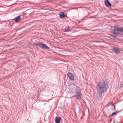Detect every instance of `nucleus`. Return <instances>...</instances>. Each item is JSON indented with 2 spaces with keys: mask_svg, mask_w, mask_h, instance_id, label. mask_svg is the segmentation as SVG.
<instances>
[{
  "mask_svg": "<svg viewBox=\"0 0 123 123\" xmlns=\"http://www.w3.org/2000/svg\"><path fill=\"white\" fill-rule=\"evenodd\" d=\"M118 113V112H113L112 113L111 116H112L115 115H116Z\"/></svg>",
  "mask_w": 123,
  "mask_h": 123,
  "instance_id": "obj_13",
  "label": "nucleus"
},
{
  "mask_svg": "<svg viewBox=\"0 0 123 123\" xmlns=\"http://www.w3.org/2000/svg\"><path fill=\"white\" fill-rule=\"evenodd\" d=\"M60 16L61 18L64 17H65V15L63 12H62L60 14Z\"/></svg>",
  "mask_w": 123,
  "mask_h": 123,
  "instance_id": "obj_10",
  "label": "nucleus"
},
{
  "mask_svg": "<svg viewBox=\"0 0 123 123\" xmlns=\"http://www.w3.org/2000/svg\"><path fill=\"white\" fill-rule=\"evenodd\" d=\"M96 87L98 93L101 97L102 96V94L104 92H106L108 89V85L106 81L102 80L98 83Z\"/></svg>",
  "mask_w": 123,
  "mask_h": 123,
  "instance_id": "obj_1",
  "label": "nucleus"
},
{
  "mask_svg": "<svg viewBox=\"0 0 123 123\" xmlns=\"http://www.w3.org/2000/svg\"><path fill=\"white\" fill-rule=\"evenodd\" d=\"M39 45L42 48L46 49L49 48V47L47 46L45 44H43L40 42H39L36 44Z\"/></svg>",
  "mask_w": 123,
  "mask_h": 123,
  "instance_id": "obj_3",
  "label": "nucleus"
},
{
  "mask_svg": "<svg viewBox=\"0 0 123 123\" xmlns=\"http://www.w3.org/2000/svg\"><path fill=\"white\" fill-rule=\"evenodd\" d=\"M67 28H68L69 27H68H68H67Z\"/></svg>",
  "mask_w": 123,
  "mask_h": 123,
  "instance_id": "obj_15",
  "label": "nucleus"
},
{
  "mask_svg": "<svg viewBox=\"0 0 123 123\" xmlns=\"http://www.w3.org/2000/svg\"><path fill=\"white\" fill-rule=\"evenodd\" d=\"M91 17H94V16H92Z\"/></svg>",
  "mask_w": 123,
  "mask_h": 123,
  "instance_id": "obj_14",
  "label": "nucleus"
},
{
  "mask_svg": "<svg viewBox=\"0 0 123 123\" xmlns=\"http://www.w3.org/2000/svg\"><path fill=\"white\" fill-rule=\"evenodd\" d=\"M112 50L116 54L119 53L120 52V50L118 48L113 47L112 48Z\"/></svg>",
  "mask_w": 123,
  "mask_h": 123,
  "instance_id": "obj_6",
  "label": "nucleus"
},
{
  "mask_svg": "<svg viewBox=\"0 0 123 123\" xmlns=\"http://www.w3.org/2000/svg\"><path fill=\"white\" fill-rule=\"evenodd\" d=\"M21 19V18L20 17V16H18L16 17V18L15 20V21L16 22H18L19 21V20Z\"/></svg>",
  "mask_w": 123,
  "mask_h": 123,
  "instance_id": "obj_9",
  "label": "nucleus"
},
{
  "mask_svg": "<svg viewBox=\"0 0 123 123\" xmlns=\"http://www.w3.org/2000/svg\"><path fill=\"white\" fill-rule=\"evenodd\" d=\"M113 37H115V36H113Z\"/></svg>",
  "mask_w": 123,
  "mask_h": 123,
  "instance_id": "obj_16",
  "label": "nucleus"
},
{
  "mask_svg": "<svg viewBox=\"0 0 123 123\" xmlns=\"http://www.w3.org/2000/svg\"><path fill=\"white\" fill-rule=\"evenodd\" d=\"M105 5L107 7H110L111 6V4L108 0H105Z\"/></svg>",
  "mask_w": 123,
  "mask_h": 123,
  "instance_id": "obj_7",
  "label": "nucleus"
},
{
  "mask_svg": "<svg viewBox=\"0 0 123 123\" xmlns=\"http://www.w3.org/2000/svg\"><path fill=\"white\" fill-rule=\"evenodd\" d=\"M67 75L68 77L69 78L72 80H74V75L71 73L70 72H69L67 74Z\"/></svg>",
  "mask_w": 123,
  "mask_h": 123,
  "instance_id": "obj_5",
  "label": "nucleus"
},
{
  "mask_svg": "<svg viewBox=\"0 0 123 123\" xmlns=\"http://www.w3.org/2000/svg\"><path fill=\"white\" fill-rule=\"evenodd\" d=\"M63 31L64 32H69L70 31V30L68 29H65L63 30Z\"/></svg>",
  "mask_w": 123,
  "mask_h": 123,
  "instance_id": "obj_12",
  "label": "nucleus"
},
{
  "mask_svg": "<svg viewBox=\"0 0 123 123\" xmlns=\"http://www.w3.org/2000/svg\"><path fill=\"white\" fill-rule=\"evenodd\" d=\"M109 105H108V106H109V105L110 104H111L112 105H113L114 108L113 109V110H114V109H115V106L114 105H113L112 104V102H110V103H109Z\"/></svg>",
  "mask_w": 123,
  "mask_h": 123,
  "instance_id": "obj_11",
  "label": "nucleus"
},
{
  "mask_svg": "<svg viewBox=\"0 0 123 123\" xmlns=\"http://www.w3.org/2000/svg\"><path fill=\"white\" fill-rule=\"evenodd\" d=\"M82 94L80 91H79L77 92L76 94V98L78 99H80L81 98Z\"/></svg>",
  "mask_w": 123,
  "mask_h": 123,
  "instance_id": "obj_4",
  "label": "nucleus"
},
{
  "mask_svg": "<svg viewBox=\"0 0 123 123\" xmlns=\"http://www.w3.org/2000/svg\"><path fill=\"white\" fill-rule=\"evenodd\" d=\"M61 118L60 117H56L55 119L56 123H60L61 120Z\"/></svg>",
  "mask_w": 123,
  "mask_h": 123,
  "instance_id": "obj_8",
  "label": "nucleus"
},
{
  "mask_svg": "<svg viewBox=\"0 0 123 123\" xmlns=\"http://www.w3.org/2000/svg\"><path fill=\"white\" fill-rule=\"evenodd\" d=\"M114 29L112 33L114 34H117L118 33V32H116V31H117L118 32H123V28L121 27L120 28L117 27H114Z\"/></svg>",
  "mask_w": 123,
  "mask_h": 123,
  "instance_id": "obj_2",
  "label": "nucleus"
}]
</instances>
